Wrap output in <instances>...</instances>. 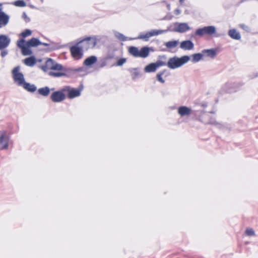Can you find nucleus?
I'll return each mask as SVG.
<instances>
[{
  "mask_svg": "<svg viewBox=\"0 0 258 258\" xmlns=\"http://www.w3.org/2000/svg\"><path fill=\"white\" fill-rule=\"evenodd\" d=\"M173 31L178 33H184L190 29V28L186 23H175Z\"/></svg>",
  "mask_w": 258,
  "mask_h": 258,
  "instance_id": "nucleus-8",
  "label": "nucleus"
},
{
  "mask_svg": "<svg viewBox=\"0 0 258 258\" xmlns=\"http://www.w3.org/2000/svg\"><path fill=\"white\" fill-rule=\"evenodd\" d=\"M49 75L50 76H53V77H62V76H66V74L64 73H60V72H58V73H55V72H50L49 73Z\"/></svg>",
  "mask_w": 258,
  "mask_h": 258,
  "instance_id": "nucleus-35",
  "label": "nucleus"
},
{
  "mask_svg": "<svg viewBox=\"0 0 258 258\" xmlns=\"http://www.w3.org/2000/svg\"><path fill=\"white\" fill-rule=\"evenodd\" d=\"M194 44L190 40H184L180 44V48L183 50H191L194 48Z\"/></svg>",
  "mask_w": 258,
  "mask_h": 258,
  "instance_id": "nucleus-13",
  "label": "nucleus"
},
{
  "mask_svg": "<svg viewBox=\"0 0 258 258\" xmlns=\"http://www.w3.org/2000/svg\"><path fill=\"white\" fill-rule=\"evenodd\" d=\"M210 123L219 125V124L218 123H217L215 121H211Z\"/></svg>",
  "mask_w": 258,
  "mask_h": 258,
  "instance_id": "nucleus-48",
  "label": "nucleus"
},
{
  "mask_svg": "<svg viewBox=\"0 0 258 258\" xmlns=\"http://www.w3.org/2000/svg\"><path fill=\"white\" fill-rule=\"evenodd\" d=\"M41 45H44V46H48L49 45V44H47V43H42V42H41Z\"/></svg>",
  "mask_w": 258,
  "mask_h": 258,
  "instance_id": "nucleus-49",
  "label": "nucleus"
},
{
  "mask_svg": "<svg viewBox=\"0 0 258 258\" xmlns=\"http://www.w3.org/2000/svg\"><path fill=\"white\" fill-rule=\"evenodd\" d=\"M114 35L117 38H118L119 40L121 41L126 40V37L124 36L122 34L118 32H115Z\"/></svg>",
  "mask_w": 258,
  "mask_h": 258,
  "instance_id": "nucleus-30",
  "label": "nucleus"
},
{
  "mask_svg": "<svg viewBox=\"0 0 258 258\" xmlns=\"http://www.w3.org/2000/svg\"><path fill=\"white\" fill-rule=\"evenodd\" d=\"M174 13L176 15H178L181 13V11L178 9H176L174 10Z\"/></svg>",
  "mask_w": 258,
  "mask_h": 258,
  "instance_id": "nucleus-44",
  "label": "nucleus"
},
{
  "mask_svg": "<svg viewBox=\"0 0 258 258\" xmlns=\"http://www.w3.org/2000/svg\"><path fill=\"white\" fill-rule=\"evenodd\" d=\"M190 57L187 55H184L181 57L174 56L169 59L167 66L169 69H175L187 63Z\"/></svg>",
  "mask_w": 258,
  "mask_h": 258,
  "instance_id": "nucleus-1",
  "label": "nucleus"
},
{
  "mask_svg": "<svg viewBox=\"0 0 258 258\" xmlns=\"http://www.w3.org/2000/svg\"><path fill=\"white\" fill-rule=\"evenodd\" d=\"M160 58L165 59L166 56H165V55H162V56H160Z\"/></svg>",
  "mask_w": 258,
  "mask_h": 258,
  "instance_id": "nucleus-50",
  "label": "nucleus"
},
{
  "mask_svg": "<svg viewBox=\"0 0 258 258\" xmlns=\"http://www.w3.org/2000/svg\"><path fill=\"white\" fill-rule=\"evenodd\" d=\"M64 90L68 92V97L71 99L80 96L81 91V90L76 89H71L69 87H66Z\"/></svg>",
  "mask_w": 258,
  "mask_h": 258,
  "instance_id": "nucleus-11",
  "label": "nucleus"
},
{
  "mask_svg": "<svg viewBox=\"0 0 258 258\" xmlns=\"http://www.w3.org/2000/svg\"><path fill=\"white\" fill-rule=\"evenodd\" d=\"M31 33L32 32L31 30L27 29L22 33L21 35L23 37H26L27 36H30L31 34Z\"/></svg>",
  "mask_w": 258,
  "mask_h": 258,
  "instance_id": "nucleus-40",
  "label": "nucleus"
},
{
  "mask_svg": "<svg viewBox=\"0 0 258 258\" xmlns=\"http://www.w3.org/2000/svg\"><path fill=\"white\" fill-rule=\"evenodd\" d=\"M155 64L152 63L147 66L145 68V71L147 73L154 72L156 70Z\"/></svg>",
  "mask_w": 258,
  "mask_h": 258,
  "instance_id": "nucleus-27",
  "label": "nucleus"
},
{
  "mask_svg": "<svg viewBox=\"0 0 258 258\" xmlns=\"http://www.w3.org/2000/svg\"><path fill=\"white\" fill-rule=\"evenodd\" d=\"M202 53L203 55L205 54L211 58H214L217 54L216 50L214 49H204Z\"/></svg>",
  "mask_w": 258,
  "mask_h": 258,
  "instance_id": "nucleus-18",
  "label": "nucleus"
},
{
  "mask_svg": "<svg viewBox=\"0 0 258 258\" xmlns=\"http://www.w3.org/2000/svg\"><path fill=\"white\" fill-rule=\"evenodd\" d=\"M245 233L249 236H254L255 234L254 231L252 229H247L245 231Z\"/></svg>",
  "mask_w": 258,
  "mask_h": 258,
  "instance_id": "nucleus-38",
  "label": "nucleus"
},
{
  "mask_svg": "<svg viewBox=\"0 0 258 258\" xmlns=\"http://www.w3.org/2000/svg\"><path fill=\"white\" fill-rule=\"evenodd\" d=\"M20 70V67L17 66L12 70V74L14 82L17 83L18 86H21L25 82V81L24 75Z\"/></svg>",
  "mask_w": 258,
  "mask_h": 258,
  "instance_id": "nucleus-4",
  "label": "nucleus"
},
{
  "mask_svg": "<svg viewBox=\"0 0 258 258\" xmlns=\"http://www.w3.org/2000/svg\"><path fill=\"white\" fill-rule=\"evenodd\" d=\"M37 61H39V62H40L41 61V59H38Z\"/></svg>",
  "mask_w": 258,
  "mask_h": 258,
  "instance_id": "nucleus-52",
  "label": "nucleus"
},
{
  "mask_svg": "<svg viewBox=\"0 0 258 258\" xmlns=\"http://www.w3.org/2000/svg\"><path fill=\"white\" fill-rule=\"evenodd\" d=\"M26 42L24 39H21L18 41L17 46L22 49L25 46H26Z\"/></svg>",
  "mask_w": 258,
  "mask_h": 258,
  "instance_id": "nucleus-33",
  "label": "nucleus"
},
{
  "mask_svg": "<svg viewBox=\"0 0 258 258\" xmlns=\"http://www.w3.org/2000/svg\"><path fill=\"white\" fill-rule=\"evenodd\" d=\"M27 45L30 47H36L39 45L41 44L40 42L38 39L36 38H32L27 42H26Z\"/></svg>",
  "mask_w": 258,
  "mask_h": 258,
  "instance_id": "nucleus-20",
  "label": "nucleus"
},
{
  "mask_svg": "<svg viewBox=\"0 0 258 258\" xmlns=\"http://www.w3.org/2000/svg\"><path fill=\"white\" fill-rule=\"evenodd\" d=\"M126 61V59L124 58H120L118 60L117 65L118 66H122Z\"/></svg>",
  "mask_w": 258,
  "mask_h": 258,
  "instance_id": "nucleus-42",
  "label": "nucleus"
},
{
  "mask_svg": "<svg viewBox=\"0 0 258 258\" xmlns=\"http://www.w3.org/2000/svg\"><path fill=\"white\" fill-rule=\"evenodd\" d=\"M22 17L25 20L26 22H29L30 20V18L27 16V14L25 12L23 13Z\"/></svg>",
  "mask_w": 258,
  "mask_h": 258,
  "instance_id": "nucleus-43",
  "label": "nucleus"
},
{
  "mask_svg": "<svg viewBox=\"0 0 258 258\" xmlns=\"http://www.w3.org/2000/svg\"><path fill=\"white\" fill-rule=\"evenodd\" d=\"M216 32V28L214 26H205L203 28L197 29L195 32V35L202 36L204 35H212Z\"/></svg>",
  "mask_w": 258,
  "mask_h": 258,
  "instance_id": "nucleus-5",
  "label": "nucleus"
},
{
  "mask_svg": "<svg viewBox=\"0 0 258 258\" xmlns=\"http://www.w3.org/2000/svg\"><path fill=\"white\" fill-rule=\"evenodd\" d=\"M185 0H179V3L180 6H183Z\"/></svg>",
  "mask_w": 258,
  "mask_h": 258,
  "instance_id": "nucleus-47",
  "label": "nucleus"
},
{
  "mask_svg": "<svg viewBox=\"0 0 258 258\" xmlns=\"http://www.w3.org/2000/svg\"><path fill=\"white\" fill-rule=\"evenodd\" d=\"M192 59L191 61L192 62H197L199 61L200 60H201L203 57V53H195L192 55L191 56Z\"/></svg>",
  "mask_w": 258,
  "mask_h": 258,
  "instance_id": "nucleus-26",
  "label": "nucleus"
},
{
  "mask_svg": "<svg viewBox=\"0 0 258 258\" xmlns=\"http://www.w3.org/2000/svg\"><path fill=\"white\" fill-rule=\"evenodd\" d=\"M9 138L5 132H3L0 136V149L4 150L9 147Z\"/></svg>",
  "mask_w": 258,
  "mask_h": 258,
  "instance_id": "nucleus-9",
  "label": "nucleus"
},
{
  "mask_svg": "<svg viewBox=\"0 0 258 258\" xmlns=\"http://www.w3.org/2000/svg\"><path fill=\"white\" fill-rule=\"evenodd\" d=\"M154 64H155V67H156V69L160 67L164 66L167 65V63H166V62L160 60H157L155 63H154Z\"/></svg>",
  "mask_w": 258,
  "mask_h": 258,
  "instance_id": "nucleus-36",
  "label": "nucleus"
},
{
  "mask_svg": "<svg viewBox=\"0 0 258 258\" xmlns=\"http://www.w3.org/2000/svg\"><path fill=\"white\" fill-rule=\"evenodd\" d=\"M52 49H53V48H50L49 49V50L50 51V50H51Z\"/></svg>",
  "mask_w": 258,
  "mask_h": 258,
  "instance_id": "nucleus-51",
  "label": "nucleus"
},
{
  "mask_svg": "<svg viewBox=\"0 0 258 258\" xmlns=\"http://www.w3.org/2000/svg\"><path fill=\"white\" fill-rule=\"evenodd\" d=\"M64 89L53 92L50 96V100L54 103H59L63 101L66 98V95L63 93Z\"/></svg>",
  "mask_w": 258,
  "mask_h": 258,
  "instance_id": "nucleus-7",
  "label": "nucleus"
},
{
  "mask_svg": "<svg viewBox=\"0 0 258 258\" xmlns=\"http://www.w3.org/2000/svg\"><path fill=\"white\" fill-rule=\"evenodd\" d=\"M133 79H135L138 77L140 73L136 69H133L131 71Z\"/></svg>",
  "mask_w": 258,
  "mask_h": 258,
  "instance_id": "nucleus-37",
  "label": "nucleus"
},
{
  "mask_svg": "<svg viewBox=\"0 0 258 258\" xmlns=\"http://www.w3.org/2000/svg\"><path fill=\"white\" fill-rule=\"evenodd\" d=\"M97 37L96 36L89 37L80 41L79 42L85 50L94 48L97 42Z\"/></svg>",
  "mask_w": 258,
  "mask_h": 258,
  "instance_id": "nucleus-6",
  "label": "nucleus"
},
{
  "mask_svg": "<svg viewBox=\"0 0 258 258\" xmlns=\"http://www.w3.org/2000/svg\"><path fill=\"white\" fill-rule=\"evenodd\" d=\"M54 61L51 58H48L45 62L44 66H41V69L44 72H46L48 70H52Z\"/></svg>",
  "mask_w": 258,
  "mask_h": 258,
  "instance_id": "nucleus-16",
  "label": "nucleus"
},
{
  "mask_svg": "<svg viewBox=\"0 0 258 258\" xmlns=\"http://www.w3.org/2000/svg\"><path fill=\"white\" fill-rule=\"evenodd\" d=\"M235 84L232 83H227L223 86V89L225 91L228 93H231L234 91H236V90L232 89V88L235 86Z\"/></svg>",
  "mask_w": 258,
  "mask_h": 258,
  "instance_id": "nucleus-24",
  "label": "nucleus"
},
{
  "mask_svg": "<svg viewBox=\"0 0 258 258\" xmlns=\"http://www.w3.org/2000/svg\"><path fill=\"white\" fill-rule=\"evenodd\" d=\"M0 50L1 51V56L2 57H5L6 55H7L8 54L9 52H8V50L7 49H6V48L2 49H0Z\"/></svg>",
  "mask_w": 258,
  "mask_h": 258,
  "instance_id": "nucleus-41",
  "label": "nucleus"
},
{
  "mask_svg": "<svg viewBox=\"0 0 258 258\" xmlns=\"http://www.w3.org/2000/svg\"><path fill=\"white\" fill-rule=\"evenodd\" d=\"M52 70L57 71L63 70V66L60 64L54 62Z\"/></svg>",
  "mask_w": 258,
  "mask_h": 258,
  "instance_id": "nucleus-34",
  "label": "nucleus"
},
{
  "mask_svg": "<svg viewBox=\"0 0 258 258\" xmlns=\"http://www.w3.org/2000/svg\"><path fill=\"white\" fill-rule=\"evenodd\" d=\"M30 46H28L26 43V46H25L21 50L22 53L23 55H30L32 53V51L29 49Z\"/></svg>",
  "mask_w": 258,
  "mask_h": 258,
  "instance_id": "nucleus-29",
  "label": "nucleus"
},
{
  "mask_svg": "<svg viewBox=\"0 0 258 258\" xmlns=\"http://www.w3.org/2000/svg\"><path fill=\"white\" fill-rule=\"evenodd\" d=\"M37 60L34 56H31L24 60V63L29 67H33L36 63Z\"/></svg>",
  "mask_w": 258,
  "mask_h": 258,
  "instance_id": "nucleus-21",
  "label": "nucleus"
},
{
  "mask_svg": "<svg viewBox=\"0 0 258 258\" xmlns=\"http://www.w3.org/2000/svg\"><path fill=\"white\" fill-rule=\"evenodd\" d=\"M150 48L148 47H144L140 50L138 48L135 46H131L129 48V53L134 57L146 58L149 54Z\"/></svg>",
  "mask_w": 258,
  "mask_h": 258,
  "instance_id": "nucleus-2",
  "label": "nucleus"
},
{
  "mask_svg": "<svg viewBox=\"0 0 258 258\" xmlns=\"http://www.w3.org/2000/svg\"><path fill=\"white\" fill-rule=\"evenodd\" d=\"M10 17L7 14H0V29L6 27L9 23Z\"/></svg>",
  "mask_w": 258,
  "mask_h": 258,
  "instance_id": "nucleus-12",
  "label": "nucleus"
},
{
  "mask_svg": "<svg viewBox=\"0 0 258 258\" xmlns=\"http://www.w3.org/2000/svg\"><path fill=\"white\" fill-rule=\"evenodd\" d=\"M228 34L231 38L235 40H240L241 37L240 33L235 29H230Z\"/></svg>",
  "mask_w": 258,
  "mask_h": 258,
  "instance_id": "nucleus-15",
  "label": "nucleus"
},
{
  "mask_svg": "<svg viewBox=\"0 0 258 258\" xmlns=\"http://www.w3.org/2000/svg\"><path fill=\"white\" fill-rule=\"evenodd\" d=\"M168 31L167 30H151L149 31L150 37H153L154 36H157L160 34H162L163 33H166Z\"/></svg>",
  "mask_w": 258,
  "mask_h": 258,
  "instance_id": "nucleus-25",
  "label": "nucleus"
},
{
  "mask_svg": "<svg viewBox=\"0 0 258 258\" xmlns=\"http://www.w3.org/2000/svg\"><path fill=\"white\" fill-rule=\"evenodd\" d=\"M14 5L17 7H24L26 6V3L23 0H18L14 2Z\"/></svg>",
  "mask_w": 258,
  "mask_h": 258,
  "instance_id": "nucleus-32",
  "label": "nucleus"
},
{
  "mask_svg": "<svg viewBox=\"0 0 258 258\" xmlns=\"http://www.w3.org/2000/svg\"><path fill=\"white\" fill-rule=\"evenodd\" d=\"M191 110L185 106H182L178 108V113L181 116H187L190 114Z\"/></svg>",
  "mask_w": 258,
  "mask_h": 258,
  "instance_id": "nucleus-14",
  "label": "nucleus"
},
{
  "mask_svg": "<svg viewBox=\"0 0 258 258\" xmlns=\"http://www.w3.org/2000/svg\"><path fill=\"white\" fill-rule=\"evenodd\" d=\"M257 77H258V73H254L252 74V76H251V78L252 79L254 78H256Z\"/></svg>",
  "mask_w": 258,
  "mask_h": 258,
  "instance_id": "nucleus-46",
  "label": "nucleus"
},
{
  "mask_svg": "<svg viewBox=\"0 0 258 258\" xmlns=\"http://www.w3.org/2000/svg\"><path fill=\"white\" fill-rule=\"evenodd\" d=\"M238 27L247 32H249L251 31L250 27L244 24H240L238 25Z\"/></svg>",
  "mask_w": 258,
  "mask_h": 258,
  "instance_id": "nucleus-31",
  "label": "nucleus"
},
{
  "mask_svg": "<svg viewBox=\"0 0 258 258\" xmlns=\"http://www.w3.org/2000/svg\"><path fill=\"white\" fill-rule=\"evenodd\" d=\"M164 74V72L158 73L157 75V80L161 83H164L165 81L162 78V76Z\"/></svg>",
  "mask_w": 258,
  "mask_h": 258,
  "instance_id": "nucleus-39",
  "label": "nucleus"
},
{
  "mask_svg": "<svg viewBox=\"0 0 258 258\" xmlns=\"http://www.w3.org/2000/svg\"><path fill=\"white\" fill-rule=\"evenodd\" d=\"M6 14V13H5L3 11V4L0 3V14Z\"/></svg>",
  "mask_w": 258,
  "mask_h": 258,
  "instance_id": "nucleus-45",
  "label": "nucleus"
},
{
  "mask_svg": "<svg viewBox=\"0 0 258 258\" xmlns=\"http://www.w3.org/2000/svg\"><path fill=\"white\" fill-rule=\"evenodd\" d=\"M168 9H169V8H170V6L169 5L168 6Z\"/></svg>",
  "mask_w": 258,
  "mask_h": 258,
  "instance_id": "nucleus-53",
  "label": "nucleus"
},
{
  "mask_svg": "<svg viewBox=\"0 0 258 258\" xmlns=\"http://www.w3.org/2000/svg\"><path fill=\"white\" fill-rule=\"evenodd\" d=\"M54 90V88H52L50 89L48 87H45L43 88H39L38 90V92L39 94L43 96H47L50 91H53Z\"/></svg>",
  "mask_w": 258,
  "mask_h": 258,
  "instance_id": "nucleus-19",
  "label": "nucleus"
},
{
  "mask_svg": "<svg viewBox=\"0 0 258 258\" xmlns=\"http://www.w3.org/2000/svg\"><path fill=\"white\" fill-rule=\"evenodd\" d=\"M97 61V57L94 55L90 56L87 57L84 61V64L87 67H90Z\"/></svg>",
  "mask_w": 258,
  "mask_h": 258,
  "instance_id": "nucleus-17",
  "label": "nucleus"
},
{
  "mask_svg": "<svg viewBox=\"0 0 258 258\" xmlns=\"http://www.w3.org/2000/svg\"><path fill=\"white\" fill-rule=\"evenodd\" d=\"M150 37L149 32H147L145 34H141L136 38V39H142L145 41H148ZM134 39H136V38H134Z\"/></svg>",
  "mask_w": 258,
  "mask_h": 258,
  "instance_id": "nucleus-28",
  "label": "nucleus"
},
{
  "mask_svg": "<svg viewBox=\"0 0 258 258\" xmlns=\"http://www.w3.org/2000/svg\"><path fill=\"white\" fill-rule=\"evenodd\" d=\"M22 86H23L25 90L30 92H34L36 90V87L34 85L30 84L26 82Z\"/></svg>",
  "mask_w": 258,
  "mask_h": 258,
  "instance_id": "nucleus-23",
  "label": "nucleus"
},
{
  "mask_svg": "<svg viewBox=\"0 0 258 258\" xmlns=\"http://www.w3.org/2000/svg\"><path fill=\"white\" fill-rule=\"evenodd\" d=\"M11 43V39L6 35H0V49L7 48Z\"/></svg>",
  "mask_w": 258,
  "mask_h": 258,
  "instance_id": "nucleus-10",
  "label": "nucleus"
},
{
  "mask_svg": "<svg viewBox=\"0 0 258 258\" xmlns=\"http://www.w3.org/2000/svg\"><path fill=\"white\" fill-rule=\"evenodd\" d=\"M84 50L85 49L79 42L70 47L71 55L75 60H79L83 57Z\"/></svg>",
  "mask_w": 258,
  "mask_h": 258,
  "instance_id": "nucleus-3",
  "label": "nucleus"
},
{
  "mask_svg": "<svg viewBox=\"0 0 258 258\" xmlns=\"http://www.w3.org/2000/svg\"><path fill=\"white\" fill-rule=\"evenodd\" d=\"M178 44V40H172L165 42L164 45L167 48L171 49L175 48Z\"/></svg>",
  "mask_w": 258,
  "mask_h": 258,
  "instance_id": "nucleus-22",
  "label": "nucleus"
}]
</instances>
